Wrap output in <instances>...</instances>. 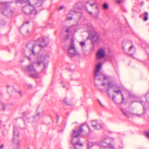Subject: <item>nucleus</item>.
I'll list each match as a JSON object with an SVG mask.
<instances>
[{"label": "nucleus", "mask_w": 149, "mask_h": 149, "mask_svg": "<svg viewBox=\"0 0 149 149\" xmlns=\"http://www.w3.org/2000/svg\"><path fill=\"white\" fill-rule=\"evenodd\" d=\"M44 68H45L46 67L45 64H44Z\"/></svg>", "instance_id": "nucleus-46"}, {"label": "nucleus", "mask_w": 149, "mask_h": 149, "mask_svg": "<svg viewBox=\"0 0 149 149\" xmlns=\"http://www.w3.org/2000/svg\"><path fill=\"white\" fill-rule=\"evenodd\" d=\"M92 143H89L88 144V148H90L91 147Z\"/></svg>", "instance_id": "nucleus-26"}, {"label": "nucleus", "mask_w": 149, "mask_h": 149, "mask_svg": "<svg viewBox=\"0 0 149 149\" xmlns=\"http://www.w3.org/2000/svg\"><path fill=\"white\" fill-rule=\"evenodd\" d=\"M64 8V6H62L59 9V10H60L62 9H63Z\"/></svg>", "instance_id": "nucleus-36"}, {"label": "nucleus", "mask_w": 149, "mask_h": 149, "mask_svg": "<svg viewBox=\"0 0 149 149\" xmlns=\"http://www.w3.org/2000/svg\"><path fill=\"white\" fill-rule=\"evenodd\" d=\"M27 59L28 60H29L30 61H31V58L30 56H28L27 57Z\"/></svg>", "instance_id": "nucleus-34"}, {"label": "nucleus", "mask_w": 149, "mask_h": 149, "mask_svg": "<svg viewBox=\"0 0 149 149\" xmlns=\"http://www.w3.org/2000/svg\"><path fill=\"white\" fill-rule=\"evenodd\" d=\"M6 108V104L3 102H0V110L4 111Z\"/></svg>", "instance_id": "nucleus-17"}, {"label": "nucleus", "mask_w": 149, "mask_h": 149, "mask_svg": "<svg viewBox=\"0 0 149 149\" xmlns=\"http://www.w3.org/2000/svg\"><path fill=\"white\" fill-rule=\"evenodd\" d=\"M133 47H130V48L129 49V51H130L132 49V48Z\"/></svg>", "instance_id": "nucleus-43"}, {"label": "nucleus", "mask_w": 149, "mask_h": 149, "mask_svg": "<svg viewBox=\"0 0 149 149\" xmlns=\"http://www.w3.org/2000/svg\"><path fill=\"white\" fill-rule=\"evenodd\" d=\"M33 47V48L32 49V52L33 54H35L34 50H35V48L36 47Z\"/></svg>", "instance_id": "nucleus-32"}, {"label": "nucleus", "mask_w": 149, "mask_h": 149, "mask_svg": "<svg viewBox=\"0 0 149 149\" xmlns=\"http://www.w3.org/2000/svg\"><path fill=\"white\" fill-rule=\"evenodd\" d=\"M12 141L13 142V143H14L15 142V141H14V138H13V140H12Z\"/></svg>", "instance_id": "nucleus-45"}, {"label": "nucleus", "mask_w": 149, "mask_h": 149, "mask_svg": "<svg viewBox=\"0 0 149 149\" xmlns=\"http://www.w3.org/2000/svg\"><path fill=\"white\" fill-rule=\"evenodd\" d=\"M86 26L89 35L93 36L92 43L93 45H94L97 44L98 41L100 40V38L97 33L96 32L95 28L90 23H87Z\"/></svg>", "instance_id": "nucleus-4"}, {"label": "nucleus", "mask_w": 149, "mask_h": 149, "mask_svg": "<svg viewBox=\"0 0 149 149\" xmlns=\"http://www.w3.org/2000/svg\"><path fill=\"white\" fill-rule=\"evenodd\" d=\"M16 143L17 146L18 147L19 145L20 142L19 141H16Z\"/></svg>", "instance_id": "nucleus-37"}, {"label": "nucleus", "mask_w": 149, "mask_h": 149, "mask_svg": "<svg viewBox=\"0 0 149 149\" xmlns=\"http://www.w3.org/2000/svg\"><path fill=\"white\" fill-rule=\"evenodd\" d=\"M92 124V126L95 129L100 130L101 128V125L98 124L96 120L93 121Z\"/></svg>", "instance_id": "nucleus-13"}, {"label": "nucleus", "mask_w": 149, "mask_h": 149, "mask_svg": "<svg viewBox=\"0 0 149 149\" xmlns=\"http://www.w3.org/2000/svg\"><path fill=\"white\" fill-rule=\"evenodd\" d=\"M114 139L109 137L105 138L100 143V149H106L107 148H114V146L110 143Z\"/></svg>", "instance_id": "nucleus-8"}, {"label": "nucleus", "mask_w": 149, "mask_h": 149, "mask_svg": "<svg viewBox=\"0 0 149 149\" xmlns=\"http://www.w3.org/2000/svg\"><path fill=\"white\" fill-rule=\"evenodd\" d=\"M67 98L66 97H65L64 99L63 100V102L65 103H66V104H67Z\"/></svg>", "instance_id": "nucleus-29"}, {"label": "nucleus", "mask_w": 149, "mask_h": 149, "mask_svg": "<svg viewBox=\"0 0 149 149\" xmlns=\"http://www.w3.org/2000/svg\"><path fill=\"white\" fill-rule=\"evenodd\" d=\"M106 85H107L108 87V88L106 90V92H107L108 96H109L110 95V94L108 93L109 91V88H112L114 93H116L117 95L120 93L122 97L123 96V94L122 93V91L120 89V86L117 84L113 83L111 81H109L106 84L104 82L102 84V85L103 86H104Z\"/></svg>", "instance_id": "nucleus-6"}, {"label": "nucleus", "mask_w": 149, "mask_h": 149, "mask_svg": "<svg viewBox=\"0 0 149 149\" xmlns=\"http://www.w3.org/2000/svg\"><path fill=\"white\" fill-rule=\"evenodd\" d=\"M17 93L20 96H22V95L23 94L21 91H17Z\"/></svg>", "instance_id": "nucleus-28"}, {"label": "nucleus", "mask_w": 149, "mask_h": 149, "mask_svg": "<svg viewBox=\"0 0 149 149\" xmlns=\"http://www.w3.org/2000/svg\"><path fill=\"white\" fill-rule=\"evenodd\" d=\"M148 13L147 12H145L143 14V20L144 21H146L148 19Z\"/></svg>", "instance_id": "nucleus-19"}, {"label": "nucleus", "mask_w": 149, "mask_h": 149, "mask_svg": "<svg viewBox=\"0 0 149 149\" xmlns=\"http://www.w3.org/2000/svg\"><path fill=\"white\" fill-rule=\"evenodd\" d=\"M115 97L116 96L115 95H113L112 97V100L115 103L116 102L115 101Z\"/></svg>", "instance_id": "nucleus-31"}, {"label": "nucleus", "mask_w": 149, "mask_h": 149, "mask_svg": "<svg viewBox=\"0 0 149 149\" xmlns=\"http://www.w3.org/2000/svg\"><path fill=\"white\" fill-rule=\"evenodd\" d=\"M13 134L14 136L15 137V136H17V137H19V132L17 128L14 127L13 130Z\"/></svg>", "instance_id": "nucleus-16"}, {"label": "nucleus", "mask_w": 149, "mask_h": 149, "mask_svg": "<svg viewBox=\"0 0 149 149\" xmlns=\"http://www.w3.org/2000/svg\"><path fill=\"white\" fill-rule=\"evenodd\" d=\"M74 39L73 37H72L71 39V42L69 46V47H74L75 45L74 43Z\"/></svg>", "instance_id": "nucleus-20"}, {"label": "nucleus", "mask_w": 149, "mask_h": 149, "mask_svg": "<svg viewBox=\"0 0 149 149\" xmlns=\"http://www.w3.org/2000/svg\"><path fill=\"white\" fill-rule=\"evenodd\" d=\"M14 91V88L12 86H7V91L8 92L10 93Z\"/></svg>", "instance_id": "nucleus-18"}, {"label": "nucleus", "mask_w": 149, "mask_h": 149, "mask_svg": "<svg viewBox=\"0 0 149 149\" xmlns=\"http://www.w3.org/2000/svg\"><path fill=\"white\" fill-rule=\"evenodd\" d=\"M99 90H100V91H101V92H103V89H99Z\"/></svg>", "instance_id": "nucleus-44"}, {"label": "nucleus", "mask_w": 149, "mask_h": 149, "mask_svg": "<svg viewBox=\"0 0 149 149\" xmlns=\"http://www.w3.org/2000/svg\"><path fill=\"white\" fill-rule=\"evenodd\" d=\"M122 101L121 102V103H123L124 101V96H123V97H122Z\"/></svg>", "instance_id": "nucleus-39"}, {"label": "nucleus", "mask_w": 149, "mask_h": 149, "mask_svg": "<svg viewBox=\"0 0 149 149\" xmlns=\"http://www.w3.org/2000/svg\"><path fill=\"white\" fill-rule=\"evenodd\" d=\"M49 39L47 38H39L34 44H32L30 42L27 44V47L29 46L32 47H36L39 46V47H46L49 43Z\"/></svg>", "instance_id": "nucleus-7"}, {"label": "nucleus", "mask_w": 149, "mask_h": 149, "mask_svg": "<svg viewBox=\"0 0 149 149\" xmlns=\"http://www.w3.org/2000/svg\"><path fill=\"white\" fill-rule=\"evenodd\" d=\"M47 58H49V55H47Z\"/></svg>", "instance_id": "nucleus-47"}, {"label": "nucleus", "mask_w": 149, "mask_h": 149, "mask_svg": "<svg viewBox=\"0 0 149 149\" xmlns=\"http://www.w3.org/2000/svg\"><path fill=\"white\" fill-rule=\"evenodd\" d=\"M4 147V146L3 144L1 145L0 146V149H2Z\"/></svg>", "instance_id": "nucleus-35"}, {"label": "nucleus", "mask_w": 149, "mask_h": 149, "mask_svg": "<svg viewBox=\"0 0 149 149\" xmlns=\"http://www.w3.org/2000/svg\"><path fill=\"white\" fill-rule=\"evenodd\" d=\"M80 44L81 46L83 47L85 45V41L81 42H80Z\"/></svg>", "instance_id": "nucleus-25"}, {"label": "nucleus", "mask_w": 149, "mask_h": 149, "mask_svg": "<svg viewBox=\"0 0 149 149\" xmlns=\"http://www.w3.org/2000/svg\"><path fill=\"white\" fill-rule=\"evenodd\" d=\"M45 0H16V3H28L29 6H25L22 8V11L26 14L31 13L30 8L32 7L33 9L37 7H40L42 5L43 2Z\"/></svg>", "instance_id": "nucleus-2"}, {"label": "nucleus", "mask_w": 149, "mask_h": 149, "mask_svg": "<svg viewBox=\"0 0 149 149\" xmlns=\"http://www.w3.org/2000/svg\"><path fill=\"white\" fill-rule=\"evenodd\" d=\"M86 11L88 12L89 13V14L91 15L93 17H94L93 15V13L92 12H89L88 11V10H87V8H86Z\"/></svg>", "instance_id": "nucleus-27"}, {"label": "nucleus", "mask_w": 149, "mask_h": 149, "mask_svg": "<svg viewBox=\"0 0 149 149\" xmlns=\"http://www.w3.org/2000/svg\"><path fill=\"white\" fill-rule=\"evenodd\" d=\"M77 13V12L75 10H71L67 16V19L68 20H71L72 19L73 15Z\"/></svg>", "instance_id": "nucleus-14"}, {"label": "nucleus", "mask_w": 149, "mask_h": 149, "mask_svg": "<svg viewBox=\"0 0 149 149\" xmlns=\"http://www.w3.org/2000/svg\"><path fill=\"white\" fill-rule=\"evenodd\" d=\"M39 115H40V113H38L36 115V117H38V118H39Z\"/></svg>", "instance_id": "nucleus-41"}, {"label": "nucleus", "mask_w": 149, "mask_h": 149, "mask_svg": "<svg viewBox=\"0 0 149 149\" xmlns=\"http://www.w3.org/2000/svg\"><path fill=\"white\" fill-rule=\"evenodd\" d=\"M145 134L147 136L149 137V131L145 132Z\"/></svg>", "instance_id": "nucleus-30"}, {"label": "nucleus", "mask_w": 149, "mask_h": 149, "mask_svg": "<svg viewBox=\"0 0 149 149\" xmlns=\"http://www.w3.org/2000/svg\"><path fill=\"white\" fill-rule=\"evenodd\" d=\"M120 110L124 115L127 116V117H129V116H128L126 111L123 108H121L120 109Z\"/></svg>", "instance_id": "nucleus-21"}, {"label": "nucleus", "mask_w": 149, "mask_h": 149, "mask_svg": "<svg viewBox=\"0 0 149 149\" xmlns=\"http://www.w3.org/2000/svg\"><path fill=\"white\" fill-rule=\"evenodd\" d=\"M85 127L88 128L90 130V128L87 124L83 123L80 126L79 130L76 129L73 131L72 143L75 149H81L83 146L82 144L77 138L84 132Z\"/></svg>", "instance_id": "nucleus-1"}, {"label": "nucleus", "mask_w": 149, "mask_h": 149, "mask_svg": "<svg viewBox=\"0 0 149 149\" xmlns=\"http://www.w3.org/2000/svg\"><path fill=\"white\" fill-rule=\"evenodd\" d=\"M101 66V63H99L96 66L94 72L95 79L99 81L103 79L108 81H109L111 77L109 76L103 74L100 72V70Z\"/></svg>", "instance_id": "nucleus-5"}, {"label": "nucleus", "mask_w": 149, "mask_h": 149, "mask_svg": "<svg viewBox=\"0 0 149 149\" xmlns=\"http://www.w3.org/2000/svg\"><path fill=\"white\" fill-rule=\"evenodd\" d=\"M105 55V53L104 50L101 49L97 51L96 54V57L97 59H99L104 58Z\"/></svg>", "instance_id": "nucleus-11"}, {"label": "nucleus", "mask_w": 149, "mask_h": 149, "mask_svg": "<svg viewBox=\"0 0 149 149\" xmlns=\"http://www.w3.org/2000/svg\"><path fill=\"white\" fill-rule=\"evenodd\" d=\"M108 5L107 3H105L104 4L103 8L104 10H107L108 8Z\"/></svg>", "instance_id": "nucleus-23"}, {"label": "nucleus", "mask_w": 149, "mask_h": 149, "mask_svg": "<svg viewBox=\"0 0 149 149\" xmlns=\"http://www.w3.org/2000/svg\"><path fill=\"white\" fill-rule=\"evenodd\" d=\"M63 49L67 50L68 54L70 57L79 54V53L76 49L75 47H64Z\"/></svg>", "instance_id": "nucleus-10"}, {"label": "nucleus", "mask_w": 149, "mask_h": 149, "mask_svg": "<svg viewBox=\"0 0 149 149\" xmlns=\"http://www.w3.org/2000/svg\"><path fill=\"white\" fill-rule=\"evenodd\" d=\"M145 97L146 98V100L149 102V92H147L145 94Z\"/></svg>", "instance_id": "nucleus-22"}, {"label": "nucleus", "mask_w": 149, "mask_h": 149, "mask_svg": "<svg viewBox=\"0 0 149 149\" xmlns=\"http://www.w3.org/2000/svg\"><path fill=\"white\" fill-rule=\"evenodd\" d=\"M99 103L101 106H102V107H103V105H102L101 103V102L100 101H99Z\"/></svg>", "instance_id": "nucleus-42"}, {"label": "nucleus", "mask_w": 149, "mask_h": 149, "mask_svg": "<svg viewBox=\"0 0 149 149\" xmlns=\"http://www.w3.org/2000/svg\"><path fill=\"white\" fill-rule=\"evenodd\" d=\"M90 6L91 7H93L94 6H95V8L97 10V14L98 15L99 13V10L98 8V5L96 1H94L93 3H91Z\"/></svg>", "instance_id": "nucleus-15"}, {"label": "nucleus", "mask_w": 149, "mask_h": 149, "mask_svg": "<svg viewBox=\"0 0 149 149\" xmlns=\"http://www.w3.org/2000/svg\"><path fill=\"white\" fill-rule=\"evenodd\" d=\"M139 102L142 104L143 107V109L144 111H145V109L144 108V104H145V102H143L142 101H141Z\"/></svg>", "instance_id": "nucleus-24"}, {"label": "nucleus", "mask_w": 149, "mask_h": 149, "mask_svg": "<svg viewBox=\"0 0 149 149\" xmlns=\"http://www.w3.org/2000/svg\"><path fill=\"white\" fill-rule=\"evenodd\" d=\"M26 116V113L25 112H24L23 113V116L24 117H25Z\"/></svg>", "instance_id": "nucleus-40"}, {"label": "nucleus", "mask_w": 149, "mask_h": 149, "mask_svg": "<svg viewBox=\"0 0 149 149\" xmlns=\"http://www.w3.org/2000/svg\"><path fill=\"white\" fill-rule=\"evenodd\" d=\"M116 1L117 3H120L121 2V0H116Z\"/></svg>", "instance_id": "nucleus-33"}, {"label": "nucleus", "mask_w": 149, "mask_h": 149, "mask_svg": "<svg viewBox=\"0 0 149 149\" xmlns=\"http://www.w3.org/2000/svg\"><path fill=\"white\" fill-rule=\"evenodd\" d=\"M130 47H133V46L132 45Z\"/></svg>", "instance_id": "nucleus-49"}, {"label": "nucleus", "mask_w": 149, "mask_h": 149, "mask_svg": "<svg viewBox=\"0 0 149 149\" xmlns=\"http://www.w3.org/2000/svg\"><path fill=\"white\" fill-rule=\"evenodd\" d=\"M134 115L135 116H138L139 117H141L142 116V115H141V114L139 115L137 114H135Z\"/></svg>", "instance_id": "nucleus-38"}, {"label": "nucleus", "mask_w": 149, "mask_h": 149, "mask_svg": "<svg viewBox=\"0 0 149 149\" xmlns=\"http://www.w3.org/2000/svg\"><path fill=\"white\" fill-rule=\"evenodd\" d=\"M1 5L2 9H1V12L2 14H4V12H6L8 8V5L7 3L5 2H2L1 3Z\"/></svg>", "instance_id": "nucleus-12"}, {"label": "nucleus", "mask_w": 149, "mask_h": 149, "mask_svg": "<svg viewBox=\"0 0 149 149\" xmlns=\"http://www.w3.org/2000/svg\"><path fill=\"white\" fill-rule=\"evenodd\" d=\"M46 58L45 57L44 58V59H45Z\"/></svg>", "instance_id": "nucleus-48"}, {"label": "nucleus", "mask_w": 149, "mask_h": 149, "mask_svg": "<svg viewBox=\"0 0 149 149\" xmlns=\"http://www.w3.org/2000/svg\"><path fill=\"white\" fill-rule=\"evenodd\" d=\"M42 56L38 57L36 61L33 63H31L29 65L26 66L23 68L26 71H30V75L32 77L37 78L38 76V73L36 71L35 68L33 66V64L37 63L38 65L42 63Z\"/></svg>", "instance_id": "nucleus-3"}, {"label": "nucleus", "mask_w": 149, "mask_h": 149, "mask_svg": "<svg viewBox=\"0 0 149 149\" xmlns=\"http://www.w3.org/2000/svg\"><path fill=\"white\" fill-rule=\"evenodd\" d=\"M27 22V23H28H28H29V22Z\"/></svg>", "instance_id": "nucleus-50"}, {"label": "nucleus", "mask_w": 149, "mask_h": 149, "mask_svg": "<svg viewBox=\"0 0 149 149\" xmlns=\"http://www.w3.org/2000/svg\"><path fill=\"white\" fill-rule=\"evenodd\" d=\"M76 25H72L66 28L65 30V32L67 33V36L65 37L66 40H67L69 37L70 34L73 35V32L76 31Z\"/></svg>", "instance_id": "nucleus-9"}]
</instances>
